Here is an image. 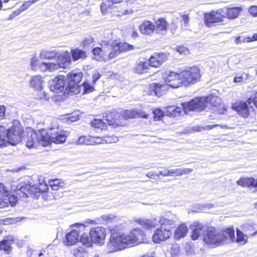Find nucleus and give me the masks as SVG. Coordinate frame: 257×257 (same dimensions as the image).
<instances>
[{
  "label": "nucleus",
  "instance_id": "nucleus-1",
  "mask_svg": "<svg viewBox=\"0 0 257 257\" xmlns=\"http://www.w3.org/2000/svg\"><path fill=\"white\" fill-rule=\"evenodd\" d=\"M39 134L36 132L28 134L26 146L29 148H34L40 144L43 146H47L51 143L62 144L65 142L68 136L67 132L59 130L57 122H53L52 126L49 128L48 135L44 136L41 133Z\"/></svg>",
  "mask_w": 257,
  "mask_h": 257
},
{
  "label": "nucleus",
  "instance_id": "nucleus-2",
  "mask_svg": "<svg viewBox=\"0 0 257 257\" xmlns=\"http://www.w3.org/2000/svg\"><path fill=\"white\" fill-rule=\"evenodd\" d=\"M144 236V232L138 228L133 229L127 235L112 232L106 247V251L107 253H112L137 245L142 242Z\"/></svg>",
  "mask_w": 257,
  "mask_h": 257
},
{
  "label": "nucleus",
  "instance_id": "nucleus-3",
  "mask_svg": "<svg viewBox=\"0 0 257 257\" xmlns=\"http://www.w3.org/2000/svg\"><path fill=\"white\" fill-rule=\"evenodd\" d=\"M204 241L210 246H217L235 240L234 230L233 227L226 228L220 232L214 227H209L204 236Z\"/></svg>",
  "mask_w": 257,
  "mask_h": 257
},
{
  "label": "nucleus",
  "instance_id": "nucleus-4",
  "mask_svg": "<svg viewBox=\"0 0 257 257\" xmlns=\"http://www.w3.org/2000/svg\"><path fill=\"white\" fill-rule=\"evenodd\" d=\"M221 102V99L220 97L213 94H209L206 97L195 98L188 103H183V106L185 111L188 110L201 111L205 109L209 103L214 107H218Z\"/></svg>",
  "mask_w": 257,
  "mask_h": 257
},
{
  "label": "nucleus",
  "instance_id": "nucleus-5",
  "mask_svg": "<svg viewBox=\"0 0 257 257\" xmlns=\"http://www.w3.org/2000/svg\"><path fill=\"white\" fill-rule=\"evenodd\" d=\"M12 188L16 191L17 195L20 197H28L31 196L36 199H38L43 192H46L48 189L46 184H40L38 187L37 185H31L29 183L25 182L21 183L17 186L13 185Z\"/></svg>",
  "mask_w": 257,
  "mask_h": 257
},
{
  "label": "nucleus",
  "instance_id": "nucleus-6",
  "mask_svg": "<svg viewBox=\"0 0 257 257\" xmlns=\"http://www.w3.org/2000/svg\"><path fill=\"white\" fill-rule=\"evenodd\" d=\"M174 218L175 217H173L171 218L165 217H162L160 219L159 221L156 218H154L152 220L140 219L139 220V222L144 227V228L148 229L156 227V226L158 224V222H159L161 226H164L166 228H169L171 230L175 226Z\"/></svg>",
  "mask_w": 257,
  "mask_h": 257
},
{
  "label": "nucleus",
  "instance_id": "nucleus-7",
  "mask_svg": "<svg viewBox=\"0 0 257 257\" xmlns=\"http://www.w3.org/2000/svg\"><path fill=\"white\" fill-rule=\"evenodd\" d=\"M180 76L184 85L195 84L201 77L200 69L197 66L190 67L180 72Z\"/></svg>",
  "mask_w": 257,
  "mask_h": 257
},
{
  "label": "nucleus",
  "instance_id": "nucleus-8",
  "mask_svg": "<svg viewBox=\"0 0 257 257\" xmlns=\"http://www.w3.org/2000/svg\"><path fill=\"white\" fill-rule=\"evenodd\" d=\"M22 126L17 120H15L12 126L7 130L8 144L16 145L21 141Z\"/></svg>",
  "mask_w": 257,
  "mask_h": 257
},
{
  "label": "nucleus",
  "instance_id": "nucleus-9",
  "mask_svg": "<svg viewBox=\"0 0 257 257\" xmlns=\"http://www.w3.org/2000/svg\"><path fill=\"white\" fill-rule=\"evenodd\" d=\"M107 48L111 49L109 52L108 57L110 59L116 57L118 54L122 52H125L135 49L133 45L128 44L125 42H119L115 44L114 46L107 44Z\"/></svg>",
  "mask_w": 257,
  "mask_h": 257
},
{
  "label": "nucleus",
  "instance_id": "nucleus-10",
  "mask_svg": "<svg viewBox=\"0 0 257 257\" xmlns=\"http://www.w3.org/2000/svg\"><path fill=\"white\" fill-rule=\"evenodd\" d=\"M167 85L172 88H178L183 85L180 72L175 73L173 71H166L163 76Z\"/></svg>",
  "mask_w": 257,
  "mask_h": 257
},
{
  "label": "nucleus",
  "instance_id": "nucleus-11",
  "mask_svg": "<svg viewBox=\"0 0 257 257\" xmlns=\"http://www.w3.org/2000/svg\"><path fill=\"white\" fill-rule=\"evenodd\" d=\"M67 79L63 75H59L49 81V86L51 91L60 93L67 90Z\"/></svg>",
  "mask_w": 257,
  "mask_h": 257
},
{
  "label": "nucleus",
  "instance_id": "nucleus-12",
  "mask_svg": "<svg viewBox=\"0 0 257 257\" xmlns=\"http://www.w3.org/2000/svg\"><path fill=\"white\" fill-rule=\"evenodd\" d=\"M89 235L94 243L102 245L106 237L105 229L103 227L92 228L89 231Z\"/></svg>",
  "mask_w": 257,
  "mask_h": 257
},
{
  "label": "nucleus",
  "instance_id": "nucleus-13",
  "mask_svg": "<svg viewBox=\"0 0 257 257\" xmlns=\"http://www.w3.org/2000/svg\"><path fill=\"white\" fill-rule=\"evenodd\" d=\"M172 234L170 228L161 226L160 228L155 230L153 235L152 240L156 243H160L169 239Z\"/></svg>",
  "mask_w": 257,
  "mask_h": 257
},
{
  "label": "nucleus",
  "instance_id": "nucleus-14",
  "mask_svg": "<svg viewBox=\"0 0 257 257\" xmlns=\"http://www.w3.org/2000/svg\"><path fill=\"white\" fill-rule=\"evenodd\" d=\"M71 58L70 53L67 52L59 53L57 57L56 63H54V64L56 65V70L59 68H65L71 65Z\"/></svg>",
  "mask_w": 257,
  "mask_h": 257
},
{
  "label": "nucleus",
  "instance_id": "nucleus-15",
  "mask_svg": "<svg viewBox=\"0 0 257 257\" xmlns=\"http://www.w3.org/2000/svg\"><path fill=\"white\" fill-rule=\"evenodd\" d=\"M167 59V55L164 53H154L149 59L150 66L158 67Z\"/></svg>",
  "mask_w": 257,
  "mask_h": 257
},
{
  "label": "nucleus",
  "instance_id": "nucleus-16",
  "mask_svg": "<svg viewBox=\"0 0 257 257\" xmlns=\"http://www.w3.org/2000/svg\"><path fill=\"white\" fill-rule=\"evenodd\" d=\"M248 103L246 102H240L238 103L233 104L232 108L236 111L238 113L243 117H247L249 114Z\"/></svg>",
  "mask_w": 257,
  "mask_h": 257
},
{
  "label": "nucleus",
  "instance_id": "nucleus-17",
  "mask_svg": "<svg viewBox=\"0 0 257 257\" xmlns=\"http://www.w3.org/2000/svg\"><path fill=\"white\" fill-rule=\"evenodd\" d=\"M139 30L144 35L151 36L155 32V26L152 22L146 21L140 26Z\"/></svg>",
  "mask_w": 257,
  "mask_h": 257
},
{
  "label": "nucleus",
  "instance_id": "nucleus-18",
  "mask_svg": "<svg viewBox=\"0 0 257 257\" xmlns=\"http://www.w3.org/2000/svg\"><path fill=\"white\" fill-rule=\"evenodd\" d=\"M185 102H184V103ZM183 103L181 104L182 107L175 106H169L166 107L167 113L171 117H176L181 114L182 110L185 113H188L190 111H195V110H188L185 111L183 106Z\"/></svg>",
  "mask_w": 257,
  "mask_h": 257
},
{
  "label": "nucleus",
  "instance_id": "nucleus-19",
  "mask_svg": "<svg viewBox=\"0 0 257 257\" xmlns=\"http://www.w3.org/2000/svg\"><path fill=\"white\" fill-rule=\"evenodd\" d=\"M15 240V237L13 235H8L0 242V250H3L5 252L10 251L12 249L11 244Z\"/></svg>",
  "mask_w": 257,
  "mask_h": 257
},
{
  "label": "nucleus",
  "instance_id": "nucleus-20",
  "mask_svg": "<svg viewBox=\"0 0 257 257\" xmlns=\"http://www.w3.org/2000/svg\"><path fill=\"white\" fill-rule=\"evenodd\" d=\"M203 226L201 223L195 222L190 225V228L192 230L191 238L195 240L198 238L202 233Z\"/></svg>",
  "mask_w": 257,
  "mask_h": 257
},
{
  "label": "nucleus",
  "instance_id": "nucleus-21",
  "mask_svg": "<svg viewBox=\"0 0 257 257\" xmlns=\"http://www.w3.org/2000/svg\"><path fill=\"white\" fill-rule=\"evenodd\" d=\"M67 245H72L76 244L79 239V232L76 230H72L66 235Z\"/></svg>",
  "mask_w": 257,
  "mask_h": 257
},
{
  "label": "nucleus",
  "instance_id": "nucleus-22",
  "mask_svg": "<svg viewBox=\"0 0 257 257\" xmlns=\"http://www.w3.org/2000/svg\"><path fill=\"white\" fill-rule=\"evenodd\" d=\"M155 31L158 34L164 35L166 33L168 25L164 19H160L156 22Z\"/></svg>",
  "mask_w": 257,
  "mask_h": 257
},
{
  "label": "nucleus",
  "instance_id": "nucleus-23",
  "mask_svg": "<svg viewBox=\"0 0 257 257\" xmlns=\"http://www.w3.org/2000/svg\"><path fill=\"white\" fill-rule=\"evenodd\" d=\"M94 58L98 61L105 59V57L108 55V51L105 47H96L92 50Z\"/></svg>",
  "mask_w": 257,
  "mask_h": 257
},
{
  "label": "nucleus",
  "instance_id": "nucleus-24",
  "mask_svg": "<svg viewBox=\"0 0 257 257\" xmlns=\"http://www.w3.org/2000/svg\"><path fill=\"white\" fill-rule=\"evenodd\" d=\"M44 80L40 75H35L32 77L30 84L36 90H41L42 88Z\"/></svg>",
  "mask_w": 257,
  "mask_h": 257
},
{
  "label": "nucleus",
  "instance_id": "nucleus-25",
  "mask_svg": "<svg viewBox=\"0 0 257 257\" xmlns=\"http://www.w3.org/2000/svg\"><path fill=\"white\" fill-rule=\"evenodd\" d=\"M97 140H99V138L95 139L94 137H85L82 136L78 140L77 144L78 145H90L95 144H100L101 142L97 141Z\"/></svg>",
  "mask_w": 257,
  "mask_h": 257
},
{
  "label": "nucleus",
  "instance_id": "nucleus-26",
  "mask_svg": "<svg viewBox=\"0 0 257 257\" xmlns=\"http://www.w3.org/2000/svg\"><path fill=\"white\" fill-rule=\"evenodd\" d=\"M240 10L238 7L224 8L223 13L228 19H233L237 17Z\"/></svg>",
  "mask_w": 257,
  "mask_h": 257
},
{
  "label": "nucleus",
  "instance_id": "nucleus-27",
  "mask_svg": "<svg viewBox=\"0 0 257 257\" xmlns=\"http://www.w3.org/2000/svg\"><path fill=\"white\" fill-rule=\"evenodd\" d=\"M188 232V228L185 224H182L179 225L175 230L174 238L179 239L184 237Z\"/></svg>",
  "mask_w": 257,
  "mask_h": 257
},
{
  "label": "nucleus",
  "instance_id": "nucleus-28",
  "mask_svg": "<svg viewBox=\"0 0 257 257\" xmlns=\"http://www.w3.org/2000/svg\"><path fill=\"white\" fill-rule=\"evenodd\" d=\"M59 53V52L56 50H43L40 53V57L42 59H55Z\"/></svg>",
  "mask_w": 257,
  "mask_h": 257
},
{
  "label": "nucleus",
  "instance_id": "nucleus-29",
  "mask_svg": "<svg viewBox=\"0 0 257 257\" xmlns=\"http://www.w3.org/2000/svg\"><path fill=\"white\" fill-rule=\"evenodd\" d=\"M71 54L74 61H77L79 59H84L87 56L84 50L78 48L72 49Z\"/></svg>",
  "mask_w": 257,
  "mask_h": 257
},
{
  "label": "nucleus",
  "instance_id": "nucleus-30",
  "mask_svg": "<svg viewBox=\"0 0 257 257\" xmlns=\"http://www.w3.org/2000/svg\"><path fill=\"white\" fill-rule=\"evenodd\" d=\"M254 183V178L253 177H242L236 182V184L243 187H249L252 186Z\"/></svg>",
  "mask_w": 257,
  "mask_h": 257
},
{
  "label": "nucleus",
  "instance_id": "nucleus-31",
  "mask_svg": "<svg viewBox=\"0 0 257 257\" xmlns=\"http://www.w3.org/2000/svg\"><path fill=\"white\" fill-rule=\"evenodd\" d=\"M150 67L148 62H140L136 65L135 71L138 74L146 73Z\"/></svg>",
  "mask_w": 257,
  "mask_h": 257
},
{
  "label": "nucleus",
  "instance_id": "nucleus-32",
  "mask_svg": "<svg viewBox=\"0 0 257 257\" xmlns=\"http://www.w3.org/2000/svg\"><path fill=\"white\" fill-rule=\"evenodd\" d=\"M193 171L191 169L188 168H177L170 170V176H182L183 174H189Z\"/></svg>",
  "mask_w": 257,
  "mask_h": 257
},
{
  "label": "nucleus",
  "instance_id": "nucleus-33",
  "mask_svg": "<svg viewBox=\"0 0 257 257\" xmlns=\"http://www.w3.org/2000/svg\"><path fill=\"white\" fill-rule=\"evenodd\" d=\"M82 76V75L81 73L71 72L68 74L67 76V83L70 82L71 83L78 84L81 80Z\"/></svg>",
  "mask_w": 257,
  "mask_h": 257
},
{
  "label": "nucleus",
  "instance_id": "nucleus-34",
  "mask_svg": "<svg viewBox=\"0 0 257 257\" xmlns=\"http://www.w3.org/2000/svg\"><path fill=\"white\" fill-rule=\"evenodd\" d=\"M166 85L159 83H153L150 85L149 88L151 91L158 96L162 95V91L165 89Z\"/></svg>",
  "mask_w": 257,
  "mask_h": 257
},
{
  "label": "nucleus",
  "instance_id": "nucleus-35",
  "mask_svg": "<svg viewBox=\"0 0 257 257\" xmlns=\"http://www.w3.org/2000/svg\"><path fill=\"white\" fill-rule=\"evenodd\" d=\"M39 67L41 71L45 72L48 70L52 72L56 70L57 67L53 62H42L39 65Z\"/></svg>",
  "mask_w": 257,
  "mask_h": 257
},
{
  "label": "nucleus",
  "instance_id": "nucleus-36",
  "mask_svg": "<svg viewBox=\"0 0 257 257\" xmlns=\"http://www.w3.org/2000/svg\"><path fill=\"white\" fill-rule=\"evenodd\" d=\"M241 229L246 233L245 236H251L257 233V230L254 231L253 225L250 223L244 224L241 226Z\"/></svg>",
  "mask_w": 257,
  "mask_h": 257
},
{
  "label": "nucleus",
  "instance_id": "nucleus-37",
  "mask_svg": "<svg viewBox=\"0 0 257 257\" xmlns=\"http://www.w3.org/2000/svg\"><path fill=\"white\" fill-rule=\"evenodd\" d=\"M7 144V130L4 127L0 126V146H6Z\"/></svg>",
  "mask_w": 257,
  "mask_h": 257
},
{
  "label": "nucleus",
  "instance_id": "nucleus-38",
  "mask_svg": "<svg viewBox=\"0 0 257 257\" xmlns=\"http://www.w3.org/2000/svg\"><path fill=\"white\" fill-rule=\"evenodd\" d=\"M122 0H103V3L100 6V9L102 12L106 11V8H111L114 4L119 3Z\"/></svg>",
  "mask_w": 257,
  "mask_h": 257
},
{
  "label": "nucleus",
  "instance_id": "nucleus-39",
  "mask_svg": "<svg viewBox=\"0 0 257 257\" xmlns=\"http://www.w3.org/2000/svg\"><path fill=\"white\" fill-rule=\"evenodd\" d=\"M222 19L220 17H217L211 14L207 15L205 17V22L208 26L210 24L221 22Z\"/></svg>",
  "mask_w": 257,
  "mask_h": 257
},
{
  "label": "nucleus",
  "instance_id": "nucleus-40",
  "mask_svg": "<svg viewBox=\"0 0 257 257\" xmlns=\"http://www.w3.org/2000/svg\"><path fill=\"white\" fill-rule=\"evenodd\" d=\"M79 240L86 247L91 246L92 243H93L90 236H89L86 233L83 234L80 237H79Z\"/></svg>",
  "mask_w": 257,
  "mask_h": 257
},
{
  "label": "nucleus",
  "instance_id": "nucleus-41",
  "mask_svg": "<svg viewBox=\"0 0 257 257\" xmlns=\"http://www.w3.org/2000/svg\"><path fill=\"white\" fill-rule=\"evenodd\" d=\"M50 186L53 190H57L60 187L62 188L64 186V183L61 180L56 179L51 180L49 182Z\"/></svg>",
  "mask_w": 257,
  "mask_h": 257
},
{
  "label": "nucleus",
  "instance_id": "nucleus-42",
  "mask_svg": "<svg viewBox=\"0 0 257 257\" xmlns=\"http://www.w3.org/2000/svg\"><path fill=\"white\" fill-rule=\"evenodd\" d=\"M90 124L92 126L101 130L104 129L106 126L105 123L101 119H94L91 121Z\"/></svg>",
  "mask_w": 257,
  "mask_h": 257
},
{
  "label": "nucleus",
  "instance_id": "nucleus-43",
  "mask_svg": "<svg viewBox=\"0 0 257 257\" xmlns=\"http://www.w3.org/2000/svg\"><path fill=\"white\" fill-rule=\"evenodd\" d=\"M78 85L77 84L71 83L70 82L67 83V90H65L67 93L69 92L72 93H77L78 92Z\"/></svg>",
  "mask_w": 257,
  "mask_h": 257
},
{
  "label": "nucleus",
  "instance_id": "nucleus-44",
  "mask_svg": "<svg viewBox=\"0 0 257 257\" xmlns=\"http://www.w3.org/2000/svg\"><path fill=\"white\" fill-rule=\"evenodd\" d=\"M0 194L7 197L10 195V188L0 182Z\"/></svg>",
  "mask_w": 257,
  "mask_h": 257
},
{
  "label": "nucleus",
  "instance_id": "nucleus-45",
  "mask_svg": "<svg viewBox=\"0 0 257 257\" xmlns=\"http://www.w3.org/2000/svg\"><path fill=\"white\" fill-rule=\"evenodd\" d=\"M85 249L83 247H79L74 248L72 250V253L76 257H83L85 252Z\"/></svg>",
  "mask_w": 257,
  "mask_h": 257
},
{
  "label": "nucleus",
  "instance_id": "nucleus-46",
  "mask_svg": "<svg viewBox=\"0 0 257 257\" xmlns=\"http://www.w3.org/2000/svg\"><path fill=\"white\" fill-rule=\"evenodd\" d=\"M180 247L178 244H173L170 249V253L172 257H175L180 254Z\"/></svg>",
  "mask_w": 257,
  "mask_h": 257
},
{
  "label": "nucleus",
  "instance_id": "nucleus-47",
  "mask_svg": "<svg viewBox=\"0 0 257 257\" xmlns=\"http://www.w3.org/2000/svg\"><path fill=\"white\" fill-rule=\"evenodd\" d=\"M137 113L134 110H125L123 112V116L125 119L135 118Z\"/></svg>",
  "mask_w": 257,
  "mask_h": 257
},
{
  "label": "nucleus",
  "instance_id": "nucleus-48",
  "mask_svg": "<svg viewBox=\"0 0 257 257\" xmlns=\"http://www.w3.org/2000/svg\"><path fill=\"white\" fill-rule=\"evenodd\" d=\"M93 42V39L91 37H88L86 38L84 40L83 43V46L84 48L87 49L89 47H91L92 45Z\"/></svg>",
  "mask_w": 257,
  "mask_h": 257
},
{
  "label": "nucleus",
  "instance_id": "nucleus-49",
  "mask_svg": "<svg viewBox=\"0 0 257 257\" xmlns=\"http://www.w3.org/2000/svg\"><path fill=\"white\" fill-rule=\"evenodd\" d=\"M83 88L84 93H89L94 90L93 86H91L90 84L87 82L83 83Z\"/></svg>",
  "mask_w": 257,
  "mask_h": 257
},
{
  "label": "nucleus",
  "instance_id": "nucleus-50",
  "mask_svg": "<svg viewBox=\"0 0 257 257\" xmlns=\"http://www.w3.org/2000/svg\"><path fill=\"white\" fill-rule=\"evenodd\" d=\"M9 196L10 195H9L8 197H7V201L8 205L10 204V205L12 207H13L16 204L18 201L17 197H16L15 195H11L10 196Z\"/></svg>",
  "mask_w": 257,
  "mask_h": 257
},
{
  "label": "nucleus",
  "instance_id": "nucleus-51",
  "mask_svg": "<svg viewBox=\"0 0 257 257\" xmlns=\"http://www.w3.org/2000/svg\"><path fill=\"white\" fill-rule=\"evenodd\" d=\"M247 103L251 107L254 105L257 108V92L254 94L253 97H250L247 100Z\"/></svg>",
  "mask_w": 257,
  "mask_h": 257
},
{
  "label": "nucleus",
  "instance_id": "nucleus-52",
  "mask_svg": "<svg viewBox=\"0 0 257 257\" xmlns=\"http://www.w3.org/2000/svg\"><path fill=\"white\" fill-rule=\"evenodd\" d=\"M104 141L106 143H114L118 141V139L115 136H107L104 137Z\"/></svg>",
  "mask_w": 257,
  "mask_h": 257
},
{
  "label": "nucleus",
  "instance_id": "nucleus-53",
  "mask_svg": "<svg viewBox=\"0 0 257 257\" xmlns=\"http://www.w3.org/2000/svg\"><path fill=\"white\" fill-rule=\"evenodd\" d=\"M236 236L237 237L236 238V241L237 242H240L243 241L245 240L244 236L245 235L243 234V232L240 231L239 229H237L236 230Z\"/></svg>",
  "mask_w": 257,
  "mask_h": 257
},
{
  "label": "nucleus",
  "instance_id": "nucleus-54",
  "mask_svg": "<svg viewBox=\"0 0 257 257\" xmlns=\"http://www.w3.org/2000/svg\"><path fill=\"white\" fill-rule=\"evenodd\" d=\"M176 51L181 54H186L189 53V50L184 46L180 45L176 47Z\"/></svg>",
  "mask_w": 257,
  "mask_h": 257
},
{
  "label": "nucleus",
  "instance_id": "nucleus-55",
  "mask_svg": "<svg viewBox=\"0 0 257 257\" xmlns=\"http://www.w3.org/2000/svg\"><path fill=\"white\" fill-rule=\"evenodd\" d=\"M8 206L7 197L4 196L0 197V208H5Z\"/></svg>",
  "mask_w": 257,
  "mask_h": 257
},
{
  "label": "nucleus",
  "instance_id": "nucleus-56",
  "mask_svg": "<svg viewBox=\"0 0 257 257\" xmlns=\"http://www.w3.org/2000/svg\"><path fill=\"white\" fill-rule=\"evenodd\" d=\"M155 119H160L163 116V112L160 109H156L153 111Z\"/></svg>",
  "mask_w": 257,
  "mask_h": 257
},
{
  "label": "nucleus",
  "instance_id": "nucleus-57",
  "mask_svg": "<svg viewBox=\"0 0 257 257\" xmlns=\"http://www.w3.org/2000/svg\"><path fill=\"white\" fill-rule=\"evenodd\" d=\"M38 60L35 57L31 59L30 63L31 66L32 70H35L37 68Z\"/></svg>",
  "mask_w": 257,
  "mask_h": 257
},
{
  "label": "nucleus",
  "instance_id": "nucleus-58",
  "mask_svg": "<svg viewBox=\"0 0 257 257\" xmlns=\"http://www.w3.org/2000/svg\"><path fill=\"white\" fill-rule=\"evenodd\" d=\"M36 2H34V0L29 1L25 2L22 6V10L24 11L28 9L32 4H34Z\"/></svg>",
  "mask_w": 257,
  "mask_h": 257
},
{
  "label": "nucleus",
  "instance_id": "nucleus-59",
  "mask_svg": "<svg viewBox=\"0 0 257 257\" xmlns=\"http://www.w3.org/2000/svg\"><path fill=\"white\" fill-rule=\"evenodd\" d=\"M182 22L183 23L184 25V28L185 29H187V26H188V22H189V17L187 15H184L182 17Z\"/></svg>",
  "mask_w": 257,
  "mask_h": 257
},
{
  "label": "nucleus",
  "instance_id": "nucleus-60",
  "mask_svg": "<svg viewBox=\"0 0 257 257\" xmlns=\"http://www.w3.org/2000/svg\"><path fill=\"white\" fill-rule=\"evenodd\" d=\"M249 12L253 16H257V6H252L249 9Z\"/></svg>",
  "mask_w": 257,
  "mask_h": 257
},
{
  "label": "nucleus",
  "instance_id": "nucleus-61",
  "mask_svg": "<svg viewBox=\"0 0 257 257\" xmlns=\"http://www.w3.org/2000/svg\"><path fill=\"white\" fill-rule=\"evenodd\" d=\"M111 117V115H110V114L107 116L106 120H107V122L109 125H111V124L116 122V117H114L111 119H110Z\"/></svg>",
  "mask_w": 257,
  "mask_h": 257
},
{
  "label": "nucleus",
  "instance_id": "nucleus-62",
  "mask_svg": "<svg viewBox=\"0 0 257 257\" xmlns=\"http://www.w3.org/2000/svg\"><path fill=\"white\" fill-rule=\"evenodd\" d=\"M146 176L148 178H150L151 179H156L157 177H159V174H156V173H155L154 172H148L146 174Z\"/></svg>",
  "mask_w": 257,
  "mask_h": 257
},
{
  "label": "nucleus",
  "instance_id": "nucleus-63",
  "mask_svg": "<svg viewBox=\"0 0 257 257\" xmlns=\"http://www.w3.org/2000/svg\"><path fill=\"white\" fill-rule=\"evenodd\" d=\"M100 77V74L98 71H95L92 76V81L94 83Z\"/></svg>",
  "mask_w": 257,
  "mask_h": 257
},
{
  "label": "nucleus",
  "instance_id": "nucleus-64",
  "mask_svg": "<svg viewBox=\"0 0 257 257\" xmlns=\"http://www.w3.org/2000/svg\"><path fill=\"white\" fill-rule=\"evenodd\" d=\"M257 40V34H255L251 37H246L245 38L244 41H246L247 42L256 41Z\"/></svg>",
  "mask_w": 257,
  "mask_h": 257
}]
</instances>
